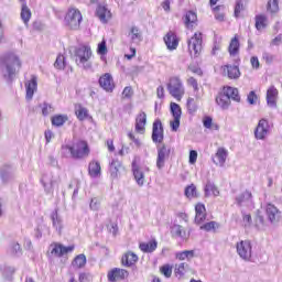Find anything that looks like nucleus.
<instances>
[{"mask_svg":"<svg viewBox=\"0 0 282 282\" xmlns=\"http://www.w3.org/2000/svg\"><path fill=\"white\" fill-rule=\"evenodd\" d=\"M21 57L10 51L0 56V76L7 85H12L17 78V69L22 67Z\"/></svg>","mask_w":282,"mask_h":282,"instance_id":"f257e3e1","label":"nucleus"},{"mask_svg":"<svg viewBox=\"0 0 282 282\" xmlns=\"http://www.w3.org/2000/svg\"><path fill=\"white\" fill-rule=\"evenodd\" d=\"M167 91L172 98H175L176 100H182L184 98V94H186V90L184 89V84L182 83V79L180 77H171L167 83Z\"/></svg>","mask_w":282,"mask_h":282,"instance_id":"f03ea898","label":"nucleus"},{"mask_svg":"<svg viewBox=\"0 0 282 282\" xmlns=\"http://www.w3.org/2000/svg\"><path fill=\"white\" fill-rule=\"evenodd\" d=\"M65 23L69 30H79L80 23H83V13L76 8L68 9Z\"/></svg>","mask_w":282,"mask_h":282,"instance_id":"7ed1b4c3","label":"nucleus"},{"mask_svg":"<svg viewBox=\"0 0 282 282\" xmlns=\"http://www.w3.org/2000/svg\"><path fill=\"white\" fill-rule=\"evenodd\" d=\"M41 184L47 195L54 193V186L61 184V175L46 172L41 177Z\"/></svg>","mask_w":282,"mask_h":282,"instance_id":"20e7f679","label":"nucleus"},{"mask_svg":"<svg viewBox=\"0 0 282 282\" xmlns=\"http://www.w3.org/2000/svg\"><path fill=\"white\" fill-rule=\"evenodd\" d=\"M75 56L77 65H83L84 69H91L89 59L91 58V48L87 46H80L75 48Z\"/></svg>","mask_w":282,"mask_h":282,"instance_id":"39448f33","label":"nucleus"},{"mask_svg":"<svg viewBox=\"0 0 282 282\" xmlns=\"http://www.w3.org/2000/svg\"><path fill=\"white\" fill-rule=\"evenodd\" d=\"M236 250L242 261H252V242L250 240L237 242Z\"/></svg>","mask_w":282,"mask_h":282,"instance_id":"423d86ee","label":"nucleus"},{"mask_svg":"<svg viewBox=\"0 0 282 282\" xmlns=\"http://www.w3.org/2000/svg\"><path fill=\"white\" fill-rule=\"evenodd\" d=\"M73 160H85L89 158V144L87 141H77L73 144Z\"/></svg>","mask_w":282,"mask_h":282,"instance_id":"0eeeda50","label":"nucleus"},{"mask_svg":"<svg viewBox=\"0 0 282 282\" xmlns=\"http://www.w3.org/2000/svg\"><path fill=\"white\" fill-rule=\"evenodd\" d=\"M202 43H204V40L202 37V33H195L189 40H188V50L192 56L197 58L199 54H202Z\"/></svg>","mask_w":282,"mask_h":282,"instance_id":"6e6552de","label":"nucleus"},{"mask_svg":"<svg viewBox=\"0 0 282 282\" xmlns=\"http://www.w3.org/2000/svg\"><path fill=\"white\" fill-rule=\"evenodd\" d=\"M17 178V170L10 164L0 166V180L2 184H10Z\"/></svg>","mask_w":282,"mask_h":282,"instance_id":"1a4fd4ad","label":"nucleus"},{"mask_svg":"<svg viewBox=\"0 0 282 282\" xmlns=\"http://www.w3.org/2000/svg\"><path fill=\"white\" fill-rule=\"evenodd\" d=\"M152 142L154 144H162L164 142V126H162V121L156 119L152 126Z\"/></svg>","mask_w":282,"mask_h":282,"instance_id":"9d476101","label":"nucleus"},{"mask_svg":"<svg viewBox=\"0 0 282 282\" xmlns=\"http://www.w3.org/2000/svg\"><path fill=\"white\" fill-rule=\"evenodd\" d=\"M169 158H171V148H167L166 144L158 147L156 167L159 171H162Z\"/></svg>","mask_w":282,"mask_h":282,"instance_id":"9b49d317","label":"nucleus"},{"mask_svg":"<svg viewBox=\"0 0 282 282\" xmlns=\"http://www.w3.org/2000/svg\"><path fill=\"white\" fill-rule=\"evenodd\" d=\"M270 130V123L267 119H260L258 126L254 130V137L257 140H265V135H268V131Z\"/></svg>","mask_w":282,"mask_h":282,"instance_id":"f8f14e48","label":"nucleus"},{"mask_svg":"<svg viewBox=\"0 0 282 282\" xmlns=\"http://www.w3.org/2000/svg\"><path fill=\"white\" fill-rule=\"evenodd\" d=\"M122 171H124V166L122 165V162H120V160L118 159H112L111 162L109 163L110 177L112 180H118Z\"/></svg>","mask_w":282,"mask_h":282,"instance_id":"ddd939ff","label":"nucleus"},{"mask_svg":"<svg viewBox=\"0 0 282 282\" xmlns=\"http://www.w3.org/2000/svg\"><path fill=\"white\" fill-rule=\"evenodd\" d=\"M107 276L108 281L110 282L124 281V279L129 276V271L124 269L115 268L108 272Z\"/></svg>","mask_w":282,"mask_h":282,"instance_id":"4468645a","label":"nucleus"},{"mask_svg":"<svg viewBox=\"0 0 282 282\" xmlns=\"http://www.w3.org/2000/svg\"><path fill=\"white\" fill-rule=\"evenodd\" d=\"M265 213L270 224H279V221H281V212L279 208H276V206L268 204Z\"/></svg>","mask_w":282,"mask_h":282,"instance_id":"2eb2a0df","label":"nucleus"},{"mask_svg":"<svg viewBox=\"0 0 282 282\" xmlns=\"http://www.w3.org/2000/svg\"><path fill=\"white\" fill-rule=\"evenodd\" d=\"M164 43L167 50L173 51V50H177V45H180V40L177 39V35L175 34V32L170 31L164 36Z\"/></svg>","mask_w":282,"mask_h":282,"instance_id":"dca6fc26","label":"nucleus"},{"mask_svg":"<svg viewBox=\"0 0 282 282\" xmlns=\"http://www.w3.org/2000/svg\"><path fill=\"white\" fill-rule=\"evenodd\" d=\"M37 87V77L35 75H32L31 80L25 83L26 100H32V98H34V91H36Z\"/></svg>","mask_w":282,"mask_h":282,"instance_id":"f3484780","label":"nucleus"},{"mask_svg":"<svg viewBox=\"0 0 282 282\" xmlns=\"http://www.w3.org/2000/svg\"><path fill=\"white\" fill-rule=\"evenodd\" d=\"M99 85L105 91H113V77L111 74L106 73L99 78Z\"/></svg>","mask_w":282,"mask_h":282,"instance_id":"a211bd4d","label":"nucleus"},{"mask_svg":"<svg viewBox=\"0 0 282 282\" xmlns=\"http://www.w3.org/2000/svg\"><path fill=\"white\" fill-rule=\"evenodd\" d=\"M226 160H228V150L225 148H218L215 159H213L214 164H216V166H224L226 164Z\"/></svg>","mask_w":282,"mask_h":282,"instance_id":"6ab92c4d","label":"nucleus"},{"mask_svg":"<svg viewBox=\"0 0 282 282\" xmlns=\"http://www.w3.org/2000/svg\"><path fill=\"white\" fill-rule=\"evenodd\" d=\"M278 98H279V90L276 89V87L271 86L267 90V105L272 108L276 107Z\"/></svg>","mask_w":282,"mask_h":282,"instance_id":"aec40b11","label":"nucleus"},{"mask_svg":"<svg viewBox=\"0 0 282 282\" xmlns=\"http://www.w3.org/2000/svg\"><path fill=\"white\" fill-rule=\"evenodd\" d=\"M195 224H203V221H206V206H204V204L198 203L195 206Z\"/></svg>","mask_w":282,"mask_h":282,"instance_id":"412c9836","label":"nucleus"},{"mask_svg":"<svg viewBox=\"0 0 282 282\" xmlns=\"http://www.w3.org/2000/svg\"><path fill=\"white\" fill-rule=\"evenodd\" d=\"M74 251V246L65 247L63 245H55L51 253L55 257H63L69 252Z\"/></svg>","mask_w":282,"mask_h":282,"instance_id":"4be33fe9","label":"nucleus"},{"mask_svg":"<svg viewBox=\"0 0 282 282\" xmlns=\"http://www.w3.org/2000/svg\"><path fill=\"white\" fill-rule=\"evenodd\" d=\"M53 227L57 230L58 235L63 232V219L58 216V209L51 214Z\"/></svg>","mask_w":282,"mask_h":282,"instance_id":"5701e85b","label":"nucleus"},{"mask_svg":"<svg viewBox=\"0 0 282 282\" xmlns=\"http://www.w3.org/2000/svg\"><path fill=\"white\" fill-rule=\"evenodd\" d=\"M96 15L101 21V23H107L111 19V11L107 10V7L99 6L96 11Z\"/></svg>","mask_w":282,"mask_h":282,"instance_id":"b1692460","label":"nucleus"},{"mask_svg":"<svg viewBox=\"0 0 282 282\" xmlns=\"http://www.w3.org/2000/svg\"><path fill=\"white\" fill-rule=\"evenodd\" d=\"M144 127H147V112H140L135 119V131L144 133Z\"/></svg>","mask_w":282,"mask_h":282,"instance_id":"393cba45","label":"nucleus"},{"mask_svg":"<svg viewBox=\"0 0 282 282\" xmlns=\"http://www.w3.org/2000/svg\"><path fill=\"white\" fill-rule=\"evenodd\" d=\"M140 251L145 253L155 252L158 250V240L153 239L149 242H141L139 245Z\"/></svg>","mask_w":282,"mask_h":282,"instance_id":"a878e982","label":"nucleus"},{"mask_svg":"<svg viewBox=\"0 0 282 282\" xmlns=\"http://www.w3.org/2000/svg\"><path fill=\"white\" fill-rule=\"evenodd\" d=\"M122 265H126V268H131V265H134V263H138V254L133 252H128L121 258Z\"/></svg>","mask_w":282,"mask_h":282,"instance_id":"bb28decb","label":"nucleus"},{"mask_svg":"<svg viewBox=\"0 0 282 282\" xmlns=\"http://www.w3.org/2000/svg\"><path fill=\"white\" fill-rule=\"evenodd\" d=\"M132 173L138 186H144V172L135 163H132Z\"/></svg>","mask_w":282,"mask_h":282,"instance_id":"cd10ccee","label":"nucleus"},{"mask_svg":"<svg viewBox=\"0 0 282 282\" xmlns=\"http://www.w3.org/2000/svg\"><path fill=\"white\" fill-rule=\"evenodd\" d=\"M223 91L229 97V100L241 102V97L239 96V89L227 86L223 88Z\"/></svg>","mask_w":282,"mask_h":282,"instance_id":"c85d7f7f","label":"nucleus"},{"mask_svg":"<svg viewBox=\"0 0 282 282\" xmlns=\"http://www.w3.org/2000/svg\"><path fill=\"white\" fill-rule=\"evenodd\" d=\"M223 91L229 97V100L241 102V97L239 96V89L227 86L223 88Z\"/></svg>","mask_w":282,"mask_h":282,"instance_id":"c756f323","label":"nucleus"},{"mask_svg":"<svg viewBox=\"0 0 282 282\" xmlns=\"http://www.w3.org/2000/svg\"><path fill=\"white\" fill-rule=\"evenodd\" d=\"M184 24L187 29L197 25V13H195L194 11H187L184 17Z\"/></svg>","mask_w":282,"mask_h":282,"instance_id":"7c9ffc66","label":"nucleus"},{"mask_svg":"<svg viewBox=\"0 0 282 282\" xmlns=\"http://www.w3.org/2000/svg\"><path fill=\"white\" fill-rule=\"evenodd\" d=\"M204 191L205 197H210V195H214V197H219V189L217 188V185L210 181H207Z\"/></svg>","mask_w":282,"mask_h":282,"instance_id":"2f4dec72","label":"nucleus"},{"mask_svg":"<svg viewBox=\"0 0 282 282\" xmlns=\"http://www.w3.org/2000/svg\"><path fill=\"white\" fill-rule=\"evenodd\" d=\"M216 102L221 109H228L230 107V98L224 90L216 97Z\"/></svg>","mask_w":282,"mask_h":282,"instance_id":"473e14b6","label":"nucleus"},{"mask_svg":"<svg viewBox=\"0 0 282 282\" xmlns=\"http://www.w3.org/2000/svg\"><path fill=\"white\" fill-rule=\"evenodd\" d=\"M75 116L77 117V120H86V118H89V110L87 108L83 107L80 104L75 105Z\"/></svg>","mask_w":282,"mask_h":282,"instance_id":"72a5a7b5","label":"nucleus"},{"mask_svg":"<svg viewBox=\"0 0 282 282\" xmlns=\"http://www.w3.org/2000/svg\"><path fill=\"white\" fill-rule=\"evenodd\" d=\"M241 46V44L239 43V37L237 35H235L228 46V52L230 54V56H237V54H239V47Z\"/></svg>","mask_w":282,"mask_h":282,"instance_id":"f704fd0d","label":"nucleus"},{"mask_svg":"<svg viewBox=\"0 0 282 282\" xmlns=\"http://www.w3.org/2000/svg\"><path fill=\"white\" fill-rule=\"evenodd\" d=\"M88 173L90 177H100V173H101L100 162L98 161L90 162L88 165Z\"/></svg>","mask_w":282,"mask_h":282,"instance_id":"c9c22d12","label":"nucleus"},{"mask_svg":"<svg viewBox=\"0 0 282 282\" xmlns=\"http://www.w3.org/2000/svg\"><path fill=\"white\" fill-rule=\"evenodd\" d=\"M128 36H130L131 43H140L142 41V32L138 26H131Z\"/></svg>","mask_w":282,"mask_h":282,"instance_id":"e433bc0d","label":"nucleus"},{"mask_svg":"<svg viewBox=\"0 0 282 282\" xmlns=\"http://www.w3.org/2000/svg\"><path fill=\"white\" fill-rule=\"evenodd\" d=\"M21 19L25 25H28V23H30V19H32V11L28 7V3H22Z\"/></svg>","mask_w":282,"mask_h":282,"instance_id":"4c0bfd02","label":"nucleus"},{"mask_svg":"<svg viewBox=\"0 0 282 282\" xmlns=\"http://www.w3.org/2000/svg\"><path fill=\"white\" fill-rule=\"evenodd\" d=\"M226 69H227V76L230 79H237V78H239V76H241L239 66L227 65Z\"/></svg>","mask_w":282,"mask_h":282,"instance_id":"58836bf2","label":"nucleus"},{"mask_svg":"<svg viewBox=\"0 0 282 282\" xmlns=\"http://www.w3.org/2000/svg\"><path fill=\"white\" fill-rule=\"evenodd\" d=\"M87 263V257H85V254H78L77 257H75V259L72 262L73 268H85Z\"/></svg>","mask_w":282,"mask_h":282,"instance_id":"ea45409f","label":"nucleus"},{"mask_svg":"<svg viewBox=\"0 0 282 282\" xmlns=\"http://www.w3.org/2000/svg\"><path fill=\"white\" fill-rule=\"evenodd\" d=\"M69 118L67 115H57L52 118L53 127H63Z\"/></svg>","mask_w":282,"mask_h":282,"instance_id":"a19ab883","label":"nucleus"},{"mask_svg":"<svg viewBox=\"0 0 282 282\" xmlns=\"http://www.w3.org/2000/svg\"><path fill=\"white\" fill-rule=\"evenodd\" d=\"M268 28V17L263 14L256 15V30Z\"/></svg>","mask_w":282,"mask_h":282,"instance_id":"79ce46f5","label":"nucleus"},{"mask_svg":"<svg viewBox=\"0 0 282 282\" xmlns=\"http://www.w3.org/2000/svg\"><path fill=\"white\" fill-rule=\"evenodd\" d=\"M250 199H252V193L246 191L236 197V203L239 206H243V204H246V202H250Z\"/></svg>","mask_w":282,"mask_h":282,"instance_id":"37998d69","label":"nucleus"},{"mask_svg":"<svg viewBox=\"0 0 282 282\" xmlns=\"http://www.w3.org/2000/svg\"><path fill=\"white\" fill-rule=\"evenodd\" d=\"M0 270L4 279H7V281H12V274H14V268L8 264H4L0 268Z\"/></svg>","mask_w":282,"mask_h":282,"instance_id":"c03bdc74","label":"nucleus"},{"mask_svg":"<svg viewBox=\"0 0 282 282\" xmlns=\"http://www.w3.org/2000/svg\"><path fill=\"white\" fill-rule=\"evenodd\" d=\"M172 234L176 237H181V239H188V236H186V231H184V227H182V225H173Z\"/></svg>","mask_w":282,"mask_h":282,"instance_id":"a18cd8bd","label":"nucleus"},{"mask_svg":"<svg viewBox=\"0 0 282 282\" xmlns=\"http://www.w3.org/2000/svg\"><path fill=\"white\" fill-rule=\"evenodd\" d=\"M186 107H187V111H188V113H191V116H193V113H196L198 107H197V102L195 101V98L189 97L187 99Z\"/></svg>","mask_w":282,"mask_h":282,"instance_id":"49530a36","label":"nucleus"},{"mask_svg":"<svg viewBox=\"0 0 282 282\" xmlns=\"http://www.w3.org/2000/svg\"><path fill=\"white\" fill-rule=\"evenodd\" d=\"M193 257H195L194 250H185L176 253V259H178L180 261H184L185 259H193Z\"/></svg>","mask_w":282,"mask_h":282,"instance_id":"de8ad7c7","label":"nucleus"},{"mask_svg":"<svg viewBox=\"0 0 282 282\" xmlns=\"http://www.w3.org/2000/svg\"><path fill=\"white\" fill-rule=\"evenodd\" d=\"M9 253L13 257H19V254H21V245H19V242H11L9 246Z\"/></svg>","mask_w":282,"mask_h":282,"instance_id":"09e8293b","label":"nucleus"},{"mask_svg":"<svg viewBox=\"0 0 282 282\" xmlns=\"http://www.w3.org/2000/svg\"><path fill=\"white\" fill-rule=\"evenodd\" d=\"M267 10L268 12H271V14L279 12V0H269L267 4Z\"/></svg>","mask_w":282,"mask_h":282,"instance_id":"8fccbe9b","label":"nucleus"},{"mask_svg":"<svg viewBox=\"0 0 282 282\" xmlns=\"http://www.w3.org/2000/svg\"><path fill=\"white\" fill-rule=\"evenodd\" d=\"M185 196L189 199L193 197H197V187L195 186V184H191L185 188Z\"/></svg>","mask_w":282,"mask_h":282,"instance_id":"3c124183","label":"nucleus"},{"mask_svg":"<svg viewBox=\"0 0 282 282\" xmlns=\"http://www.w3.org/2000/svg\"><path fill=\"white\" fill-rule=\"evenodd\" d=\"M63 158H74V145H62Z\"/></svg>","mask_w":282,"mask_h":282,"instance_id":"603ef678","label":"nucleus"},{"mask_svg":"<svg viewBox=\"0 0 282 282\" xmlns=\"http://www.w3.org/2000/svg\"><path fill=\"white\" fill-rule=\"evenodd\" d=\"M171 112L173 118H182V108L175 102L171 104Z\"/></svg>","mask_w":282,"mask_h":282,"instance_id":"864d4df0","label":"nucleus"},{"mask_svg":"<svg viewBox=\"0 0 282 282\" xmlns=\"http://www.w3.org/2000/svg\"><path fill=\"white\" fill-rule=\"evenodd\" d=\"M216 228H219V224L216 221H209L200 226V230H206V232H210V230H215Z\"/></svg>","mask_w":282,"mask_h":282,"instance_id":"5fc2aeb1","label":"nucleus"},{"mask_svg":"<svg viewBox=\"0 0 282 282\" xmlns=\"http://www.w3.org/2000/svg\"><path fill=\"white\" fill-rule=\"evenodd\" d=\"M54 67L56 69H65V56L64 55H58L55 63Z\"/></svg>","mask_w":282,"mask_h":282,"instance_id":"6e6d98bb","label":"nucleus"},{"mask_svg":"<svg viewBox=\"0 0 282 282\" xmlns=\"http://www.w3.org/2000/svg\"><path fill=\"white\" fill-rule=\"evenodd\" d=\"M50 113H54V107L52 105L44 102L42 105V115L43 116H50Z\"/></svg>","mask_w":282,"mask_h":282,"instance_id":"4d7b16f0","label":"nucleus"},{"mask_svg":"<svg viewBox=\"0 0 282 282\" xmlns=\"http://www.w3.org/2000/svg\"><path fill=\"white\" fill-rule=\"evenodd\" d=\"M161 272L162 274H164V276L166 279H171L172 274H173V268H171V265L169 264H164L162 268H161Z\"/></svg>","mask_w":282,"mask_h":282,"instance_id":"13d9d810","label":"nucleus"},{"mask_svg":"<svg viewBox=\"0 0 282 282\" xmlns=\"http://www.w3.org/2000/svg\"><path fill=\"white\" fill-rule=\"evenodd\" d=\"M257 100H259L257 93H254V90H251L247 96V101L249 102V105H257Z\"/></svg>","mask_w":282,"mask_h":282,"instance_id":"bf43d9fd","label":"nucleus"},{"mask_svg":"<svg viewBox=\"0 0 282 282\" xmlns=\"http://www.w3.org/2000/svg\"><path fill=\"white\" fill-rule=\"evenodd\" d=\"M242 10H243V1L238 0L236 2L235 12H234L236 19H239V14H241Z\"/></svg>","mask_w":282,"mask_h":282,"instance_id":"052dcab7","label":"nucleus"},{"mask_svg":"<svg viewBox=\"0 0 282 282\" xmlns=\"http://www.w3.org/2000/svg\"><path fill=\"white\" fill-rule=\"evenodd\" d=\"M186 268H188V264L186 263H180L178 267L175 268V274H180V276H184V273L186 272Z\"/></svg>","mask_w":282,"mask_h":282,"instance_id":"680f3d73","label":"nucleus"},{"mask_svg":"<svg viewBox=\"0 0 282 282\" xmlns=\"http://www.w3.org/2000/svg\"><path fill=\"white\" fill-rule=\"evenodd\" d=\"M97 52L101 56H105V54H107V42L105 40L98 44Z\"/></svg>","mask_w":282,"mask_h":282,"instance_id":"e2e57ef3","label":"nucleus"},{"mask_svg":"<svg viewBox=\"0 0 282 282\" xmlns=\"http://www.w3.org/2000/svg\"><path fill=\"white\" fill-rule=\"evenodd\" d=\"M187 85H189V87H193L194 91H199V84L197 83V79H195V77H189L187 79Z\"/></svg>","mask_w":282,"mask_h":282,"instance_id":"0e129e2a","label":"nucleus"},{"mask_svg":"<svg viewBox=\"0 0 282 282\" xmlns=\"http://www.w3.org/2000/svg\"><path fill=\"white\" fill-rule=\"evenodd\" d=\"M123 98H132L133 97V88L131 86H127L122 91Z\"/></svg>","mask_w":282,"mask_h":282,"instance_id":"69168bd1","label":"nucleus"},{"mask_svg":"<svg viewBox=\"0 0 282 282\" xmlns=\"http://www.w3.org/2000/svg\"><path fill=\"white\" fill-rule=\"evenodd\" d=\"M203 126L205 127V129H213V117H205L203 119Z\"/></svg>","mask_w":282,"mask_h":282,"instance_id":"338daca9","label":"nucleus"},{"mask_svg":"<svg viewBox=\"0 0 282 282\" xmlns=\"http://www.w3.org/2000/svg\"><path fill=\"white\" fill-rule=\"evenodd\" d=\"M182 118H174L173 121L170 122V127L172 129V131H177L180 129V120Z\"/></svg>","mask_w":282,"mask_h":282,"instance_id":"774afa93","label":"nucleus"}]
</instances>
